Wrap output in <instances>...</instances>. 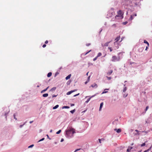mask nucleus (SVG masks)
<instances>
[{
	"mask_svg": "<svg viewBox=\"0 0 152 152\" xmlns=\"http://www.w3.org/2000/svg\"><path fill=\"white\" fill-rule=\"evenodd\" d=\"M123 39V38H122L121 39V40L120 41V42H121L122 40Z\"/></svg>",
	"mask_w": 152,
	"mask_h": 152,
	"instance_id": "nucleus-59",
	"label": "nucleus"
},
{
	"mask_svg": "<svg viewBox=\"0 0 152 152\" xmlns=\"http://www.w3.org/2000/svg\"><path fill=\"white\" fill-rule=\"evenodd\" d=\"M149 108V107L148 106H147L146 107V109L145 110V111H146L148 109V108Z\"/></svg>",
	"mask_w": 152,
	"mask_h": 152,
	"instance_id": "nucleus-37",
	"label": "nucleus"
},
{
	"mask_svg": "<svg viewBox=\"0 0 152 152\" xmlns=\"http://www.w3.org/2000/svg\"><path fill=\"white\" fill-rule=\"evenodd\" d=\"M148 47V45H147V46L146 47V48H145V50H147Z\"/></svg>",
	"mask_w": 152,
	"mask_h": 152,
	"instance_id": "nucleus-50",
	"label": "nucleus"
},
{
	"mask_svg": "<svg viewBox=\"0 0 152 152\" xmlns=\"http://www.w3.org/2000/svg\"><path fill=\"white\" fill-rule=\"evenodd\" d=\"M91 86L93 88H97L98 87L96 83H94L91 85Z\"/></svg>",
	"mask_w": 152,
	"mask_h": 152,
	"instance_id": "nucleus-8",
	"label": "nucleus"
},
{
	"mask_svg": "<svg viewBox=\"0 0 152 152\" xmlns=\"http://www.w3.org/2000/svg\"><path fill=\"white\" fill-rule=\"evenodd\" d=\"M94 96H91V97H90L89 98H88L87 99V100L86 101V102L87 103H88L89 101L90 100L91 98H92V97H93Z\"/></svg>",
	"mask_w": 152,
	"mask_h": 152,
	"instance_id": "nucleus-16",
	"label": "nucleus"
},
{
	"mask_svg": "<svg viewBox=\"0 0 152 152\" xmlns=\"http://www.w3.org/2000/svg\"><path fill=\"white\" fill-rule=\"evenodd\" d=\"M56 89V87H54L52 88L50 90V91L51 92H53Z\"/></svg>",
	"mask_w": 152,
	"mask_h": 152,
	"instance_id": "nucleus-14",
	"label": "nucleus"
},
{
	"mask_svg": "<svg viewBox=\"0 0 152 152\" xmlns=\"http://www.w3.org/2000/svg\"><path fill=\"white\" fill-rule=\"evenodd\" d=\"M132 147H131L130 148H128L127 150V151L128 152H129L132 149Z\"/></svg>",
	"mask_w": 152,
	"mask_h": 152,
	"instance_id": "nucleus-23",
	"label": "nucleus"
},
{
	"mask_svg": "<svg viewBox=\"0 0 152 152\" xmlns=\"http://www.w3.org/2000/svg\"><path fill=\"white\" fill-rule=\"evenodd\" d=\"M46 45L45 44H44L42 46V47L43 48H45V47H46Z\"/></svg>",
	"mask_w": 152,
	"mask_h": 152,
	"instance_id": "nucleus-45",
	"label": "nucleus"
},
{
	"mask_svg": "<svg viewBox=\"0 0 152 152\" xmlns=\"http://www.w3.org/2000/svg\"><path fill=\"white\" fill-rule=\"evenodd\" d=\"M48 94L46 93L43 94L42 95V96L44 97H47L48 96Z\"/></svg>",
	"mask_w": 152,
	"mask_h": 152,
	"instance_id": "nucleus-18",
	"label": "nucleus"
},
{
	"mask_svg": "<svg viewBox=\"0 0 152 152\" xmlns=\"http://www.w3.org/2000/svg\"><path fill=\"white\" fill-rule=\"evenodd\" d=\"M69 108V107L67 106H63L62 107V108L63 109H64V108Z\"/></svg>",
	"mask_w": 152,
	"mask_h": 152,
	"instance_id": "nucleus-25",
	"label": "nucleus"
},
{
	"mask_svg": "<svg viewBox=\"0 0 152 152\" xmlns=\"http://www.w3.org/2000/svg\"><path fill=\"white\" fill-rule=\"evenodd\" d=\"M109 90L108 89H105L104 90V91L102 93V94L106 93H107L108 92V91H107V90Z\"/></svg>",
	"mask_w": 152,
	"mask_h": 152,
	"instance_id": "nucleus-15",
	"label": "nucleus"
},
{
	"mask_svg": "<svg viewBox=\"0 0 152 152\" xmlns=\"http://www.w3.org/2000/svg\"><path fill=\"white\" fill-rule=\"evenodd\" d=\"M52 130H51L50 131V132H52Z\"/></svg>",
	"mask_w": 152,
	"mask_h": 152,
	"instance_id": "nucleus-63",
	"label": "nucleus"
},
{
	"mask_svg": "<svg viewBox=\"0 0 152 152\" xmlns=\"http://www.w3.org/2000/svg\"><path fill=\"white\" fill-rule=\"evenodd\" d=\"M145 143H144L142 144H141V146L142 147V146H145Z\"/></svg>",
	"mask_w": 152,
	"mask_h": 152,
	"instance_id": "nucleus-33",
	"label": "nucleus"
},
{
	"mask_svg": "<svg viewBox=\"0 0 152 152\" xmlns=\"http://www.w3.org/2000/svg\"><path fill=\"white\" fill-rule=\"evenodd\" d=\"M63 141H64V139H62L61 140V142H63Z\"/></svg>",
	"mask_w": 152,
	"mask_h": 152,
	"instance_id": "nucleus-53",
	"label": "nucleus"
},
{
	"mask_svg": "<svg viewBox=\"0 0 152 152\" xmlns=\"http://www.w3.org/2000/svg\"><path fill=\"white\" fill-rule=\"evenodd\" d=\"M23 125H21L20 126V127H21L23 126Z\"/></svg>",
	"mask_w": 152,
	"mask_h": 152,
	"instance_id": "nucleus-60",
	"label": "nucleus"
},
{
	"mask_svg": "<svg viewBox=\"0 0 152 152\" xmlns=\"http://www.w3.org/2000/svg\"><path fill=\"white\" fill-rule=\"evenodd\" d=\"M58 107H59L58 105H56L54 107H53V109H55L57 108H58Z\"/></svg>",
	"mask_w": 152,
	"mask_h": 152,
	"instance_id": "nucleus-21",
	"label": "nucleus"
},
{
	"mask_svg": "<svg viewBox=\"0 0 152 152\" xmlns=\"http://www.w3.org/2000/svg\"><path fill=\"white\" fill-rule=\"evenodd\" d=\"M79 94V93H78L77 94H75V95H74V97L78 95Z\"/></svg>",
	"mask_w": 152,
	"mask_h": 152,
	"instance_id": "nucleus-46",
	"label": "nucleus"
},
{
	"mask_svg": "<svg viewBox=\"0 0 152 152\" xmlns=\"http://www.w3.org/2000/svg\"><path fill=\"white\" fill-rule=\"evenodd\" d=\"M144 43L147 44L148 46H149V43L147 41H146V40H144Z\"/></svg>",
	"mask_w": 152,
	"mask_h": 152,
	"instance_id": "nucleus-19",
	"label": "nucleus"
},
{
	"mask_svg": "<svg viewBox=\"0 0 152 152\" xmlns=\"http://www.w3.org/2000/svg\"><path fill=\"white\" fill-rule=\"evenodd\" d=\"M120 36H119L117 37L115 40V41L114 43V44L115 45L116 44H117V46H115V47H116L117 49L118 48H119V46L118 42L120 40Z\"/></svg>",
	"mask_w": 152,
	"mask_h": 152,
	"instance_id": "nucleus-4",
	"label": "nucleus"
},
{
	"mask_svg": "<svg viewBox=\"0 0 152 152\" xmlns=\"http://www.w3.org/2000/svg\"><path fill=\"white\" fill-rule=\"evenodd\" d=\"M45 139V138H42V139H41L40 140H39L38 141L39 142H40V141H42L43 140H44Z\"/></svg>",
	"mask_w": 152,
	"mask_h": 152,
	"instance_id": "nucleus-41",
	"label": "nucleus"
},
{
	"mask_svg": "<svg viewBox=\"0 0 152 152\" xmlns=\"http://www.w3.org/2000/svg\"><path fill=\"white\" fill-rule=\"evenodd\" d=\"M151 147L149 149H148L147 150V151H151Z\"/></svg>",
	"mask_w": 152,
	"mask_h": 152,
	"instance_id": "nucleus-44",
	"label": "nucleus"
},
{
	"mask_svg": "<svg viewBox=\"0 0 152 152\" xmlns=\"http://www.w3.org/2000/svg\"><path fill=\"white\" fill-rule=\"evenodd\" d=\"M71 76V74H69L68 75L67 77H66V80H68L70 79Z\"/></svg>",
	"mask_w": 152,
	"mask_h": 152,
	"instance_id": "nucleus-13",
	"label": "nucleus"
},
{
	"mask_svg": "<svg viewBox=\"0 0 152 152\" xmlns=\"http://www.w3.org/2000/svg\"><path fill=\"white\" fill-rule=\"evenodd\" d=\"M108 49L110 50V52L112 51L113 50L111 48L109 47H108Z\"/></svg>",
	"mask_w": 152,
	"mask_h": 152,
	"instance_id": "nucleus-30",
	"label": "nucleus"
},
{
	"mask_svg": "<svg viewBox=\"0 0 152 152\" xmlns=\"http://www.w3.org/2000/svg\"><path fill=\"white\" fill-rule=\"evenodd\" d=\"M135 131L137 132H138V131L137 130H135Z\"/></svg>",
	"mask_w": 152,
	"mask_h": 152,
	"instance_id": "nucleus-58",
	"label": "nucleus"
},
{
	"mask_svg": "<svg viewBox=\"0 0 152 152\" xmlns=\"http://www.w3.org/2000/svg\"><path fill=\"white\" fill-rule=\"evenodd\" d=\"M74 105H75V104H72L71 105V106H74Z\"/></svg>",
	"mask_w": 152,
	"mask_h": 152,
	"instance_id": "nucleus-52",
	"label": "nucleus"
},
{
	"mask_svg": "<svg viewBox=\"0 0 152 152\" xmlns=\"http://www.w3.org/2000/svg\"><path fill=\"white\" fill-rule=\"evenodd\" d=\"M118 15H116L115 16V18L116 19L119 18L122 19L123 18V13H122V11L121 10H119L117 12Z\"/></svg>",
	"mask_w": 152,
	"mask_h": 152,
	"instance_id": "nucleus-3",
	"label": "nucleus"
},
{
	"mask_svg": "<svg viewBox=\"0 0 152 152\" xmlns=\"http://www.w3.org/2000/svg\"><path fill=\"white\" fill-rule=\"evenodd\" d=\"M120 59V58L119 56L118 57H116V56H113L112 57V61L113 62H115L119 61Z\"/></svg>",
	"mask_w": 152,
	"mask_h": 152,
	"instance_id": "nucleus-5",
	"label": "nucleus"
},
{
	"mask_svg": "<svg viewBox=\"0 0 152 152\" xmlns=\"http://www.w3.org/2000/svg\"><path fill=\"white\" fill-rule=\"evenodd\" d=\"M91 45L90 43H87L86 44V45L87 46H89Z\"/></svg>",
	"mask_w": 152,
	"mask_h": 152,
	"instance_id": "nucleus-43",
	"label": "nucleus"
},
{
	"mask_svg": "<svg viewBox=\"0 0 152 152\" xmlns=\"http://www.w3.org/2000/svg\"><path fill=\"white\" fill-rule=\"evenodd\" d=\"M103 103L102 102L100 104V107H99V111H100L101 110V109H102V107L103 106Z\"/></svg>",
	"mask_w": 152,
	"mask_h": 152,
	"instance_id": "nucleus-9",
	"label": "nucleus"
},
{
	"mask_svg": "<svg viewBox=\"0 0 152 152\" xmlns=\"http://www.w3.org/2000/svg\"><path fill=\"white\" fill-rule=\"evenodd\" d=\"M122 3L123 5H124V7L126 9H127L128 7H131L133 5L132 2L130 0H125Z\"/></svg>",
	"mask_w": 152,
	"mask_h": 152,
	"instance_id": "nucleus-2",
	"label": "nucleus"
},
{
	"mask_svg": "<svg viewBox=\"0 0 152 152\" xmlns=\"http://www.w3.org/2000/svg\"><path fill=\"white\" fill-rule=\"evenodd\" d=\"M133 19V16H132V15H131L129 20H132Z\"/></svg>",
	"mask_w": 152,
	"mask_h": 152,
	"instance_id": "nucleus-27",
	"label": "nucleus"
},
{
	"mask_svg": "<svg viewBox=\"0 0 152 152\" xmlns=\"http://www.w3.org/2000/svg\"><path fill=\"white\" fill-rule=\"evenodd\" d=\"M88 82V81H86L85 82V84H86Z\"/></svg>",
	"mask_w": 152,
	"mask_h": 152,
	"instance_id": "nucleus-54",
	"label": "nucleus"
},
{
	"mask_svg": "<svg viewBox=\"0 0 152 152\" xmlns=\"http://www.w3.org/2000/svg\"><path fill=\"white\" fill-rule=\"evenodd\" d=\"M144 152H148V151H147V150H146Z\"/></svg>",
	"mask_w": 152,
	"mask_h": 152,
	"instance_id": "nucleus-56",
	"label": "nucleus"
},
{
	"mask_svg": "<svg viewBox=\"0 0 152 152\" xmlns=\"http://www.w3.org/2000/svg\"><path fill=\"white\" fill-rule=\"evenodd\" d=\"M48 43V40H46L45 42V44H47Z\"/></svg>",
	"mask_w": 152,
	"mask_h": 152,
	"instance_id": "nucleus-49",
	"label": "nucleus"
},
{
	"mask_svg": "<svg viewBox=\"0 0 152 152\" xmlns=\"http://www.w3.org/2000/svg\"><path fill=\"white\" fill-rule=\"evenodd\" d=\"M126 89H127V88L126 87H125L124 88L123 91V92H125V91H126Z\"/></svg>",
	"mask_w": 152,
	"mask_h": 152,
	"instance_id": "nucleus-24",
	"label": "nucleus"
},
{
	"mask_svg": "<svg viewBox=\"0 0 152 152\" xmlns=\"http://www.w3.org/2000/svg\"><path fill=\"white\" fill-rule=\"evenodd\" d=\"M47 136L48 137V138L50 140V139L49 137V136L47 134Z\"/></svg>",
	"mask_w": 152,
	"mask_h": 152,
	"instance_id": "nucleus-51",
	"label": "nucleus"
},
{
	"mask_svg": "<svg viewBox=\"0 0 152 152\" xmlns=\"http://www.w3.org/2000/svg\"><path fill=\"white\" fill-rule=\"evenodd\" d=\"M80 148L77 149H76L74 152H76L78 151H80Z\"/></svg>",
	"mask_w": 152,
	"mask_h": 152,
	"instance_id": "nucleus-35",
	"label": "nucleus"
},
{
	"mask_svg": "<svg viewBox=\"0 0 152 152\" xmlns=\"http://www.w3.org/2000/svg\"><path fill=\"white\" fill-rule=\"evenodd\" d=\"M77 91V90H76L75 89V90H73L72 91H74H74Z\"/></svg>",
	"mask_w": 152,
	"mask_h": 152,
	"instance_id": "nucleus-61",
	"label": "nucleus"
},
{
	"mask_svg": "<svg viewBox=\"0 0 152 152\" xmlns=\"http://www.w3.org/2000/svg\"><path fill=\"white\" fill-rule=\"evenodd\" d=\"M56 95H52V97H56Z\"/></svg>",
	"mask_w": 152,
	"mask_h": 152,
	"instance_id": "nucleus-48",
	"label": "nucleus"
},
{
	"mask_svg": "<svg viewBox=\"0 0 152 152\" xmlns=\"http://www.w3.org/2000/svg\"><path fill=\"white\" fill-rule=\"evenodd\" d=\"M121 53H118V55H119V54Z\"/></svg>",
	"mask_w": 152,
	"mask_h": 152,
	"instance_id": "nucleus-62",
	"label": "nucleus"
},
{
	"mask_svg": "<svg viewBox=\"0 0 152 152\" xmlns=\"http://www.w3.org/2000/svg\"><path fill=\"white\" fill-rule=\"evenodd\" d=\"M97 58L98 57H97V56H96V57H95L93 59V61H94L95 60H96L97 59Z\"/></svg>",
	"mask_w": 152,
	"mask_h": 152,
	"instance_id": "nucleus-38",
	"label": "nucleus"
},
{
	"mask_svg": "<svg viewBox=\"0 0 152 152\" xmlns=\"http://www.w3.org/2000/svg\"><path fill=\"white\" fill-rule=\"evenodd\" d=\"M102 53H101L99 52L98 53L97 56H96L97 57H98L101 56H102Z\"/></svg>",
	"mask_w": 152,
	"mask_h": 152,
	"instance_id": "nucleus-22",
	"label": "nucleus"
},
{
	"mask_svg": "<svg viewBox=\"0 0 152 152\" xmlns=\"http://www.w3.org/2000/svg\"><path fill=\"white\" fill-rule=\"evenodd\" d=\"M74 92V91H69L67 92V93H66V94L67 95H69V94H71L72 93Z\"/></svg>",
	"mask_w": 152,
	"mask_h": 152,
	"instance_id": "nucleus-17",
	"label": "nucleus"
},
{
	"mask_svg": "<svg viewBox=\"0 0 152 152\" xmlns=\"http://www.w3.org/2000/svg\"><path fill=\"white\" fill-rule=\"evenodd\" d=\"M90 76H89L88 78V80H87V81H89V80H90Z\"/></svg>",
	"mask_w": 152,
	"mask_h": 152,
	"instance_id": "nucleus-42",
	"label": "nucleus"
},
{
	"mask_svg": "<svg viewBox=\"0 0 152 152\" xmlns=\"http://www.w3.org/2000/svg\"><path fill=\"white\" fill-rule=\"evenodd\" d=\"M132 16L134 17V16H137V14H133V15H132Z\"/></svg>",
	"mask_w": 152,
	"mask_h": 152,
	"instance_id": "nucleus-47",
	"label": "nucleus"
},
{
	"mask_svg": "<svg viewBox=\"0 0 152 152\" xmlns=\"http://www.w3.org/2000/svg\"><path fill=\"white\" fill-rule=\"evenodd\" d=\"M52 73L51 72L48 73L47 75V77H50L52 75Z\"/></svg>",
	"mask_w": 152,
	"mask_h": 152,
	"instance_id": "nucleus-20",
	"label": "nucleus"
},
{
	"mask_svg": "<svg viewBox=\"0 0 152 152\" xmlns=\"http://www.w3.org/2000/svg\"><path fill=\"white\" fill-rule=\"evenodd\" d=\"M14 118L15 119V120H17V118L15 117V114H14L13 115Z\"/></svg>",
	"mask_w": 152,
	"mask_h": 152,
	"instance_id": "nucleus-40",
	"label": "nucleus"
},
{
	"mask_svg": "<svg viewBox=\"0 0 152 152\" xmlns=\"http://www.w3.org/2000/svg\"><path fill=\"white\" fill-rule=\"evenodd\" d=\"M128 95V94H126V95L124 94L123 96L125 98Z\"/></svg>",
	"mask_w": 152,
	"mask_h": 152,
	"instance_id": "nucleus-39",
	"label": "nucleus"
},
{
	"mask_svg": "<svg viewBox=\"0 0 152 152\" xmlns=\"http://www.w3.org/2000/svg\"><path fill=\"white\" fill-rule=\"evenodd\" d=\"M128 23V22L127 21H126L125 22H124L123 23V24L124 25H125L126 24Z\"/></svg>",
	"mask_w": 152,
	"mask_h": 152,
	"instance_id": "nucleus-34",
	"label": "nucleus"
},
{
	"mask_svg": "<svg viewBox=\"0 0 152 152\" xmlns=\"http://www.w3.org/2000/svg\"><path fill=\"white\" fill-rule=\"evenodd\" d=\"M106 77H107V79L108 80H110L111 79V77H108L107 76Z\"/></svg>",
	"mask_w": 152,
	"mask_h": 152,
	"instance_id": "nucleus-32",
	"label": "nucleus"
},
{
	"mask_svg": "<svg viewBox=\"0 0 152 152\" xmlns=\"http://www.w3.org/2000/svg\"><path fill=\"white\" fill-rule=\"evenodd\" d=\"M91 51V50H90L89 51L86 52V53H85V54H84V56H86V55L87 54H88V53H89Z\"/></svg>",
	"mask_w": 152,
	"mask_h": 152,
	"instance_id": "nucleus-29",
	"label": "nucleus"
},
{
	"mask_svg": "<svg viewBox=\"0 0 152 152\" xmlns=\"http://www.w3.org/2000/svg\"><path fill=\"white\" fill-rule=\"evenodd\" d=\"M66 135L67 137H71L73 136V134L75 133V130L71 127H69L66 131Z\"/></svg>",
	"mask_w": 152,
	"mask_h": 152,
	"instance_id": "nucleus-1",
	"label": "nucleus"
},
{
	"mask_svg": "<svg viewBox=\"0 0 152 152\" xmlns=\"http://www.w3.org/2000/svg\"><path fill=\"white\" fill-rule=\"evenodd\" d=\"M34 145H31L28 147V148H30L33 147L34 146Z\"/></svg>",
	"mask_w": 152,
	"mask_h": 152,
	"instance_id": "nucleus-36",
	"label": "nucleus"
},
{
	"mask_svg": "<svg viewBox=\"0 0 152 152\" xmlns=\"http://www.w3.org/2000/svg\"><path fill=\"white\" fill-rule=\"evenodd\" d=\"M113 71L112 70H110L107 72V74L109 75H110L113 73Z\"/></svg>",
	"mask_w": 152,
	"mask_h": 152,
	"instance_id": "nucleus-11",
	"label": "nucleus"
},
{
	"mask_svg": "<svg viewBox=\"0 0 152 152\" xmlns=\"http://www.w3.org/2000/svg\"><path fill=\"white\" fill-rule=\"evenodd\" d=\"M61 130H59L56 133V134H58L61 132Z\"/></svg>",
	"mask_w": 152,
	"mask_h": 152,
	"instance_id": "nucleus-28",
	"label": "nucleus"
},
{
	"mask_svg": "<svg viewBox=\"0 0 152 152\" xmlns=\"http://www.w3.org/2000/svg\"><path fill=\"white\" fill-rule=\"evenodd\" d=\"M49 88V86H48V87H47L46 89L42 91L41 92V93H43L45 91H46L47 89H48V88Z\"/></svg>",
	"mask_w": 152,
	"mask_h": 152,
	"instance_id": "nucleus-10",
	"label": "nucleus"
},
{
	"mask_svg": "<svg viewBox=\"0 0 152 152\" xmlns=\"http://www.w3.org/2000/svg\"><path fill=\"white\" fill-rule=\"evenodd\" d=\"M115 12L113 10H111L108 11L107 15L109 17H111L115 15Z\"/></svg>",
	"mask_w": 152,
	"mask_h": 152,
	"instance_id": "nucleus-6",
	"label": "nucleus"
},
{
	"mask_svg": "<svg viewBox=\"0 0 152 152\" xmlns=\"http://www.w3.org/2000/svg\"><path fill=\"white\" fill-rule=\"evenodd\" d=\"M110 42H107L105 43L104 45H103V46H107L109 44Z\"/></svg>",
	"mask_w": 152,
	"mask_h": 152,
	"instance_id": "nucleus-12",
	"label": "nucleus"
},
{
	"mask_svg": "<svg viewBox=\"0 0 152 152\" xmlns=\"http://www.w3.org/2000/svg\"><path fill=\"white\" fill-rule=\"evenodd\" d=\"M88 72L86 73V75L87 76H88Z\"/></svg>",
	"mask_w": 152,
	"mask_h": 152,
	"instance_id": "nucleus-57",
	"label": "nucleus"
},
{
	"mask_svg": "<svg viewBox=\"0 0 152 152\" xmlns=\"http://www.w3.org/2000/svg\"><path fill=\"white\" fill-rule=\"evenodd\" d=\"M99 143H101V140L104 141V139H103V138H102L101 139H99Z\"/></svg>",
	"mask_w": 152,
	"mask_h": 152,
	"instance_id": "nucleus-26",
	"label": "nucleus"
},
{
	"mask_svg": "<svg viewBox=\"0 0 152 152\" xmlns=\"http://www.w3.org/2000/svg\"><path fill=\"white\" fill-rule=\"evenodd\" d=\"M33 122V121H30L29 122V123H30V124H31V123H32Z\"/></svg>",
	"mask_w": 152,
	"mask_h": 152,
	"instance_id": "nucleus-55",
	"label": "nucleus"
},
{
	"mask_svg": "<svg viewBox=\"0 0 152 152\" xmlns=\"http://www.w3.org/2000/svg\"><path fill=\"white\" fill-rule=\"evenodd\" d=\"M115 131H116L117 133H120L121 131V129H114Z\"/></svg>",
	"mask_w": 152,
	"mask_h": 152,
	"instance_id": "nucleus-7",
	"label": "nucleus"
},
{
	"mask_svg": "<svg viewBox=\"0 0 152 152\" xmlns=\"http://www.w3.org/2000/svg\"><path fill=\"white\" fill-rule=\"evenodd\" d=\"M39 87V86L38 85L37 86V87Z\"/></svg>",
	"mask_w": 152,
	"mask_h": 152,
	"instance_id": "nucleus-64",
	"label": "nucleus"
},
{
	"mask_svg": "<svg viewBox=\"0 0 152 152\" xmlns=\"http://www.w3.org/2000/svg\"><path fill=\"white\" fill-rule=\"evenodd\" d=\"M75 112V110H72L70 111V112L72 113H73L74 112Z\"/></svg>",
	"mask_w": 152,
	"mask_h": 152,
	"instance_id": "nucleus-31",
	"label": "nucleus"
}]
</instances>
